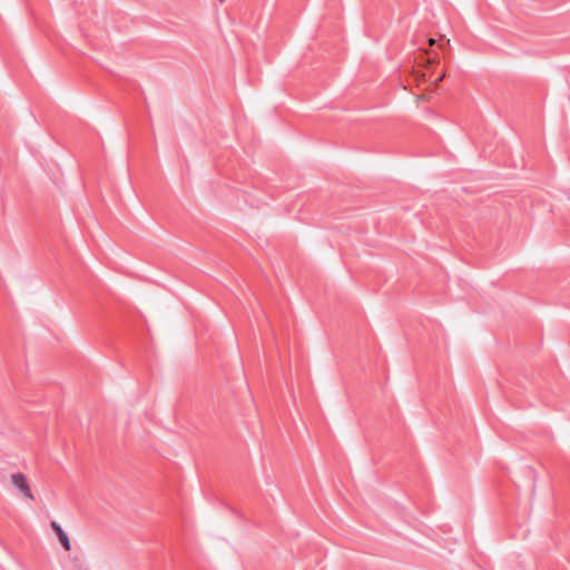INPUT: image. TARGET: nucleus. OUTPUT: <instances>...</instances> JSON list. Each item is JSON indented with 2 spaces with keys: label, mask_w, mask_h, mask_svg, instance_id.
I'll return each instance as SVG.
<instances>
[{
  "label": "nucleus",
  "mask_w": 570,
  "mask_h": 570,
  "mask_svg": "<svg viewBox=\"0 0 570 570\" xmlns=\"http://www.w3.org/2000/svg\"><path fill=\"white\" fill-rule=\"evenodd\" d=\"M12 484L20 491V493L29 499H33L31 490L26 481V478L21 473H14L11 475Z\"/></svg>",
  "instance_id": "nucleus-1"
},
{
  "label": "nucleus",
  "mask_w": 570,
  "mask_h": 570,
  "mask_svg": "<svg viewBox=\"0 0 570 570\" xmlns=\"http://www.w3.org/2000/svg\"><path fill=\"white\" fill-rule=\"evenodd\" d=\"M58 539L66 551L71 549L69 537L63 530H59Z\"/></svg>",
  "instance_id": "nucleus-2"
},
{
  "label": "nucleus",
  "mask_w": 570,
  "mask_h": 570,
  "mask_svg": "<svg viewBox=\"0 0 570 570\" xmlns=\"http://www.w3.org/2000/svg\"><path fill=\"white\" fill-rule=\"evenodd\" d=\"M58 539L66 551L71 549L69 537L63 530H59Z\"/></svg>",
  "instance_id": "nucleus-3"
},
{
  "label": "nucleus",
  "mask_w": 570,
  "mask_h": 570,
  "mask_svg": "<svg viewBox=\"0 0 570 570\" xmlns=\"http://www.w3.org/2000/svg\"><path fill=\"white\" fill-rule=\"evenodd\" d=\"M50 525L53 529V531L57 533V535H59V530H62V528L56 521H51Z\"/></svg>",
  "instance_id": "nucleus-4"
},
{
  "label": "nucleus",
  "mask_w": 570,
  "mask_h": 570,
  "mask_svg": "<svg viewBox=\"0 0 570 570\" xmlns=\"http://www.w3.org/2000/svg\"><path fill=\"white\" fill-rule=\"evenodd\" d=\"M416 100H428V97H425V96H423V95H422V96H417V97H416Z\"/></svg>",
  "instance_id": "nucleus-5"
},
{
  "label": "nucleus",
  "mask_w": 570,
  "mask_h": 570,
  "mask_svg": "<svg viewBox=\"0 0 570 570\" xmlns=\"http://www.w3.org/2000/svg\"><path fill=\"white\" fill-rule=\"evenodd\" d=\"M434 43H435V40H434L433 38H430V39H429V45H430V46H433Z\"/></svg>",
  "instance_id": "nucleus-6"
},
{
  "label": "nucleus",
  "mask_w": 570,
  "mask_h": 570,
  "mask_svg": "<svg viewBox=\"0 0 570 570\" xmlns=\"http://www.w3.org/2000/svg\"><path fill=\"white\" fill-rule=\"evenodd\" d=\"M443 78H444V75H442L441 77H436V82L443 80Z\"/></svg>",
  "instance_id": "nucleus-7"
},
{
  "label": "nucleus",
  "mask_w": 570,
  "mask_h": 570,
  "mask_svg": "<svg viewBox=\"0 0 570 570\" xmlns=\"http://www.w3.org/2000/svg\"><path fill=\"white\" fill-rule=\"evenodd\" d=\"M443 78H444V75H442L441 77H436V82L443 80Z\"/></svg>",
  "instance_id": "nucleus-8"
},
{
  "label": "nucleus",
  "mask_w": 570,
  "mask_h": 570,
  "mask_svg": "<svg viewBox=\"0 0 570 570\" xmlns=\"http://www.w3.org/2000/svg\"><path fill=\"white\" fill-rule=\"evenodd\" d=\"M434 62H435V61H434V59H429V60L426 61V63H428V65H431V63H434Z\"/></svg>",
  "instance_id": "nucleus-9"
},
{
  "label": "nucleus",
  "mask_w": 570,
  "mask_h": 570,
  "mask_svg": "<svg viewBox=\"0 0 570 570\" xmlns=\"http://www.w3.org/2000/svg\"><path fill=\"white\" fill-rule=\"evenodd\" d=\"M219 2L224 3L226 0H218Z\"/></svg>",
  "instance_id": "nucleus-10"
}]
</instances>
